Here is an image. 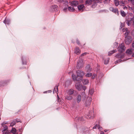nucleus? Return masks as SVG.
<instances>
[{"label": "nucleus", "instance_id": "1", "mask_svg": "<svg viewBox=\"0 0 134 134\" xmlns=\"http://www.w3.org/2000/svg\"><path fill=\"white\" fill-rule=\"evenodd\" d=\"M76 72L77 75L76 76L75 74H73L72 75V78L74 81H80L83 79L85 72L80 70H78Z\"/></svg>", "mask_w": 134, "mask_h": 134}, {"label": "nucleus", "instance_id": "2", "mask_svg": "<svg viewBox=\"0 0 134 134\" xmlns=\"http://www.w3.org/2000/svg\"><path fill=\"white\" fill-rule=\"evenodd\" d=\"M83 63L82 59H80L77 62L76 67L77 69L82 68L83 65Z\"/></svg>", "mask_w": 134, "mask_h": 134}, {"label": "nucleus", "instance_id": "3", "mask_svg": "<svg viewBox=\"0 0 134 134\" xmlns=\"http://www.w3.org/2000/svg\"><path fill=\"white\" fill-rule=\"evenodd\" d=\"M118 50L120 53L124 52L125 49V47L124 43H122L120 44L118 48Z\"/></svg>", "mask_w": 134, "mask_h": 134}, {"label": "nucleus", "instance_id": "4", "mask_svg": "<svg viewBox=\"0 0 134 134\" xmlns=\"http://www.w3.org/2000/svg\"><path fill=\"white\" fill-rule=\"evenodd\" d=\"M125 43L126 44H129L132 41V40L131 37L130 36H128L126 37H125Z\"/></svg>", "mask_w": 134, "mask_h": 134}, {"label": "nucleus", "instance_id": "5", "mask_svg": "<svg viewBox=\"0 0 134 134\" xmlns=\"http://www.w3.org/2000/svg\"><path fill=\"white\" fill-rule=\"evenodd\" d=\"M92 100V98L91 97H88L86 101L85 105L86 106H89L91 104V102Z\"/></svg>", "mask_w": 134, "mask_h": 134}, {"label": "nucleus", "instance_id": "6", "mask_svg": "<svg viewBox=\"0 0 134 134\" xmlns=\"http://www.w3.org/2000/svg\"><path fill=\"white\" fill-rule=\"evenodd\" d=\"M94 116V114L93 111H91L90 112L89 114L88 115V117H87L88 119H93Z\"/></svg>", "mask_w": 134, "mask_h": 134}, {"label": "nucleus", "instance_id": "7", "mask_svg": "<svg viewBox=\"0 0 134 134\" xmlns=\"http://www.w3.org/2000/svg\"><path fill=\"white\" fill-rule=\"evenodd\" d=\"M109 10L115 14L117 13L118 15V11L117 8H114L113 7H110L109 8Z\"/></svg>", "mask_w": 134, "mask_h": 134}, {"label": "nucleus", "instance_id": "8", "mask_svg": "<svg viewBox=\"0 0 134 134\" xmlns=\"http://www.w3.org/2000/svg\"><path fill=\"white\" fill-rule=\"evenodd\" d=\"M75 87L78 90L80 91L82 89V85L80 84L79 83H77L75 85Z\"/></svg>", "mask_w": 134, "mask_h": 134}, {"label": "nucleus", "instance_id": "9", "mask_svg": "<svg viewBox=\"0 0 134 134\" xmlns=\"http://www.w3.org/2000/svg\"><path fill=\"white\" fill-rule=\"evenodd\" d=\"M59 84L58 83L57 85L56 86L53 90V93H56L58 94V86H59Z\"/></svg>", "mask_w": 134, "mask_h": 134}, {"label": "nucleus", "instance_id": "10", "mask_svg": "<svg viewBox=\"0 0 134 134\" xmlns=\"http://www.w3.org/2000/svg\"><path fill=\"white\" fill-rule=\"evenodd\" d=\"M84 7V5L83 4H80L78 5L77 7L78 10L79 11L82 10V11Z\"/></svg>", "mask_w": 134, "mask_h": 134}, {"label": "nucleus", "instance_id": "11", "mask_svg": "<svg viewBox=\"0 0 134 134\" xmlns=\"http://www.w3.org/2000/svg\"><path fill=\"white\" fill-rule=\"evenodd\" d=\"M71 4L72 5L75 6H76L79 4V2L78 1H73L71 2Z\"/></svg>", "mask_w": 134, "mask_h": 134}, {"label": "nucleus", "instance_id": "12", "mask_svg": "<svg viewBox=\"0 0 134 134\" xmlns=\"http://www.w3.org/2000/svg\"><path fill=\"white\" fill-rule=\"evenodd\" d=\"M81 96L79 94L77 96L76 99V100L78 103H79L81 101Z\"/></svg>", "mask_w": 134, "mask_h": 134}, {"label": "nucleus", "instance_id": "13", "mask_svg": "<svg viewBox=\"0 0 134 134\" xmlns=\"http://www.w3.org/2000/svg\"><path fill=\"white\" fill-rule=\"evenodd\" d=\"M75 53L77 55H78L81 53V51L79 47H77L76 48Z\"/></svg>", "mask_w": 134, "mask_h": 134}, {"label": "nucleus", "instance_id": "14", "mask_svg": "<svg viewBox=\"0 0 134 134\" xmlns=\"http://www.w3.org/2000/svg\"><path fill=\"white\" fill-rule=\"evenodd\" d=\"M92 2V0H86L85 2V4L89 5L91 4Z\"/></svg>", "mask_w": 134, "mask_h": 134}, {"label": "nucleus", "instance_id": "15", "mask_svg": "<svg viewBox=\"0 0 134 134\" xmlns=\"http://www.w3.org/2000/svg\"><path fill=\"white\" fill-rule=\"evenodd\" d=\"M86 70L88 71H91L92 70V69L91 68L90 65H87L86 67Z\"/></svg>", "mask_w": 134, "mask_h": 134}, {"label": "nucleus", "instance_id": "16", "mask_svg": "<svg viewBox=\"0 0 134 134\" xmlns=\"http://www.w3.org/2000/svg\"><path fill=\"white\" fill-rule=\"evenodd\" d=\"M116 52L117 50L116 49L110 51L108 52V55L109 56L111 55L112 54Z\"/></svg>", "mask_w": 134, "mask_h": 134}, {"label": "nucleus", "instance_id": "17", "mask_svg": "<svg viewBox=\"0 0 134 134\" xmlns=\"http://www.w3.org/2000/svg\"><path fill=\"white\" fill-rule=\"evenodd\" d=\"M68 9L69 11L70 12H74L75 11V9L73 7H68Z\"/></svg>", "mask_w": 134, "mask_h": 134}, {"label": "nucleus", "instance_id": "18", "mask_svg": "<svg viewBox=\"0 0 134 134\" xmlns=\"http://www.w3.org/2000/svg\"><path fill=\"white\" fill-rule=\"evenodd\" d=\"M74 90L73 89H70L69 90L68 92V93L69 95L72 94L74 93Z\"/></svg>", "mask_w": 134, "mask_h": 134}, {"label": "nucleus", "instance_id": "19", "mask_svg": "<svg viewBox=\"0 0 134 134\" xmlns=\"http://www.w3.org/2000/svg\"><path fill=\"white\" fill-rule=\"evenodd\" d=\"M3 23L6 25H9L10 23V21L9 20L5 19Z\"/></svg>", "mask_w": 134, "mask_h": 134}, {"label": "nucleus", "instance_id": "20", "mask_svg": "<svg viewBox=\"0 0 134 134\" xmlns=\"http://www.w3.org/2000/svg\"><path fill=\"white\" fill-rule=\"evenodd\" d=\"M82 82L83 84L86 85L88 83V81L87 79H83L82 80Z\"/></svg>", "mask_w": 134, "mask_h": 134}, {"label": "nucleus", "instance_id": "21", "mask_svg": "<svg viewBox=\"0 0 134 134\" xmlns=\"http://www.w3.org/2000/svg\"><path fill=\"white\" fill-rule=\"evenodd\" d=\"M3 130H2V132H3L6 131L8 129V127L6 125H4L3 126Z\"/></svg>", "mask_w": 134, "mask_h": 134}, {"label": "nucleus", "instance_id": "22", "mask_svg": "<svg viewBox=\"0 0 134 134\" xmlns=\"http://www.w3.org/2000/svg\"><path fill=\"white\" fill-rule=\"evenodd\" d=\"M16 130L15 128H12L11 132L13 134H15L16 132Z\"/></svg>", "mask_w": 134, "mask_h": 134}, {"label": "nucleus", "instance_id": "23", "mask_svg": "<svg viewBox=\"0 0 134 134\" xmlns=\"http://www.w3.org/2000/svg\"><path fill=\"white\" fill-rule=\"evenodd\" d=\"M126 53L129 55L131 54L132 53V51L131 49H128L126 51Z\"/></svg>", "mask_w": 134, "mask_h": 134}, {"label": "nucleus", "instance_id": "24", "mask_svg": "<svg viewBox=\"0 0 134 134\" xmlns=\"http://www.w3.org/2000/svg\"><path fill=\"white\" fill-rule=\"evenodd\" d=\"M66 98L68 100H71L72 98V97L71 96H67L66 97Z\"/></svg>", "mask_w": 134, "mask_h": 134}, {"label": "nucleus", "instance_id": "25", "mask_svg": "<svg viewBox=\"0 0 134 134\" xmlns=\"http://www.w3.org/2000/svg\"><path fill=\"white\" fill-rule=\"evenodd\" d=\"M114 3L116 6H118L119 4V2L118 0H115Z\"/></svg>", "mask_w": 134, "mask_h": 134}, {"label": "nucleus", "instance_id": "26", "mask_svg": "<svg viewBox=\"0 0 134 134\" xmlns=\"http://www.w3.org/2000/svg\"><path fill=\"white\" fill-rule=\"evenodd\" d=\"M121 14L122 15V16L123 17H125L126 16V13H125L122 10H121Z\"/></svg>", "mask_w": 134, "mask_h": 134}, {"label": "nucleus", "instance_id": "27", "mask_svg": "<svg viewBox=\"0 0 134 134\" xmlns=\"http://www.w3.org/2000/svg\"><path fill=\"white\" fill-rule=\"evenodd\" d=\"M127 23L128 26H129L130 24L132 23V19L131 18L130 20H129L127 21Z\"/></svg>", "mask_w": 134, "mask_h": 134}, {"label": "nucleus", "instance_id": "28", "mask_svg": "<svg viewBox=\"0 0 134 134\" xmlns=\"http://www.w3.org/2000/svg\"><path fill=\"white\" fill-rule=\"evenodd\" d=\"M94 92V89H90L89 91V93L91 95H92Z\"/></svg>", "mask_w": 134, "mask_h": 134}, {"label": "nucleus", "instance_id": "29", "mask_svg": "<svg viewBox=\"0 0 134 134\" xmlns=\"http://www.w3.org/2000/svg\"><path fill=\"white\" fill-rule=\"evenodd\" d=\"M16 121L15 120H13L10 124V126H13L16 124Z\"/></svg>", "mask_w": 134, "mask_h": 134}, {"label": "nucleus", "instance_id": "30", "mask_svg": "<svg viewBox=\"0 0 134 134\" xmlns=\"http://www.w3.org/2000/svg\"><path fill=\"white\" fill-rule=\"evenodd\" d=\"M109 58H107L105 60L104 62V64H108L109 62Z\"/></svg>", "mask_w": 134, "mask_h": 134}, {"label": "nucleus", "instance_id": "31", "mask_svg": "<svg viewBox=\"0 0 134 134\" xmlns=\"http://www.w3.org/2000/svg\"><path fill=\"white\" fill-rule=\"evenodd\" d=\"M61 2L63 3V4L66 5L68 4V2L66 0H62Z\"/></svg>", "mask_w": 134, "mask_h": 134}, {"label": "nucleus", "instance_id": "32", "mask_svg": "<svg viewBox=\"0 0 134 134\" xmlns=\"http://www.w3.org/2000/svg\"><path fill=\"white\" fill-rule=\"evenodd\" d=\"M92 75V74L91 73H88L85 75V76L87 77H89Z\"/></svg>", "mask_w": 134, "mask_h": 134}, {"label": "nucleus", "instance_id": "33", "mask_svg": "<svg viewBox=\"0 0 134 134\" xmlns=\"http://www.w3.org/2000/svg\"><path fill=\"white\" fill-rule=\"evenodd\" d=\"M23 62V63L24 64H26V61H24L23 57H22L21 58Z\"/></svg>", "mask_w": 134, "mask_h": 134}, {"label": "nucleus", "instance_id": "34", "mask_svg": "<svg viewBox=\"0 0 134 134\" xmlns=\"http://www.w3.org/2000/svg\"><path fill=\"white\" fill-rule=\"evenodd\" d=\"M75 120L76 121H80V117L78 116H77L75 118Z\"/></svg>", "mask_w": 134, "mask_h": 134}, {"label": "nucleus", "instance_id": "35", "mask_svg": "<svg viewBox=\"0 0 134 134\" xmlns=\"http://www.w3.org/2000/svg\"><path fill=\"white\" fill-rule=\"evenodd\" d=\"M16 122H21V121L20 120L18 119H16L15 121Z\"/></svg>", "mask_w": 134, "mask_h": 134}, {"label": "nucleus", "instance_id": "36", "mask_svg": "<svg viewBox=\"0 0 134 134\" xmlns=\"http://www.w3.org/2000/svg\"><path fill=\"white\" fill-rule=\"evenodd\" d=\"M120 59H122L124 57V54H120Z\"/></svg>", "mask_w": 134, "mask_h": 134}, {"label": "nucleus", "instance_id": "37", "mask_svg": "<svg viewBox=\"0 0 134 134\" xmlns=\"http://www.w3.org/2000/svg\"><path fill=\"white\" fill-rule=\"evenodd\" d=\"M115 57L118 59H120V54H118Z\"/></svg>", "mask_w": 134, "mask_h": 134}, {"label": "nucleus", "instance_id": "38", "mask_svg": "<svg viewBox=\"0 0 134 134\" xmlns=\"http://www.w3.org/2000/svg\"><path fill=\"white\" fill-rule=\"evenodd\" d=\"M121 59H120L116 61L115 62V64H116V63H119L121 62Z\"/></svg>", "mask_w": 134, "mask_h": 134}, {"label": "nucleus", "instance_id": "39", "mask_svg": "<svg viewBox=\"0 0 134 134\" xmlns=\"http://www.w3.org/2000/svg\"><path fill=\"white\" fill-rule=\"evenodd\" d=\"M96 76L97 75L96 74H94L92 76V79H94L95 77H96Z\"/></svg>", "mask_w": 134, "mask_h": 134}, {"label": "nucleus", "instance_id": "40", "mask_svg": "<svg viewBox=\"0 0 134 134\" xmlns=\"http://www.w3.org/2000/svg\"><path fill=\"white\" fill-rule=\"evenodd\" d=\"M87 54H88L87 53H84L81 54V56H83L84 55H86Z\"/></svg>", "mask_w": 134, "mask_h": 134}, {"label": "nucleus", "instance_id": "41", "mask_svg": "<svg viewBox=\"0 0 134 134\" xmlns=\"http://www.w3.org/2000/svg\"><path fill=\"white\" fill-rule=\"evenodd\" d=\"M130 1L131 3L133 5H134V0H129Z\"/></svg>", "mask_w": 134, "mask_h": 134}, {"label": "nucleus", "instance_id": "42", "mask_svg": "<svg viewBox=\"0 0 134 134\" xmlns=\"http://www.w3.org/2000/svg\"><path fill=\"white\" fill-rule=\"evenodd\" d=\"M84 120L83 118L82 117H80V121H82Z\"/></svg>", "mask_w": 134, "mask_h": 134}, {"label": "nucleus", "instance_id": "43", "mask_svg": "<svg viewBox=\"0 0 134 134\" xmlns=\"http://www.w3.org/2000/svg\"><path fill=\"white\" fill-rule=\"evenodd\" d=\"M128 34H129V33L128 32H125V37H126L127 36H128L127 35H128Z\"/></svg>", "mask_w": 134, "mask_h": 134}, {"label": "nucleus", "instance_id": "44", "mask_svg": "<svg viewBox=\"0 0 134 134\" xmlns=\"http://www.w3.org/2000/svg\"><path fill=\"white\" fill-rule=\"evenodd\" d=\"M52 7L53 8H56L57 7V5H54L52 6Z\"/></svg>", "mask_w": 134, "mask_h": 134}, {"label": "nucleus", "instance_id": "45", "mask_svg": "<svg viewBox=\"0 0 134 134\" xmlns=\"http://www.w3.org/2000/svg\"><path fill=\"white\" fill-rule=\"evenodd\" d=\"M76 42L77 44H80V42L78 40V39H77L76 40Z\"/></svg>", "mask_w": 134, "mask_h": 134}, {"label": "nucleus", "instance_id": "46", "mask_svg": "<svg viewBox=\"0 0 134 134\" xmlns=\"http://www.w3.org/2000/svg\"><path fill=\"white\" fill-rule=\"evenodd\" d=\"M97 127L98 128V129L100 130V126L99 125H97Z\"/></svg>", "mask_w": 134, "mask_h": 134}, {"label": "nucleus", "instance_id": "47", "mask_svg": "<svg viewBox=\"0 0 134 134\" xmlns=\"http://www.w3.org/2000/svg\"><path fill=\"white\" fill-rule=\"evenodd\" d=\"M82 88L83 89L84 91H85V90L86 89V87L85 86H82Z\"/></svg>", "mask_w": 134, "mask_h": 134}, {"label": "nucleus", "instance_id": "48", "mask_svg": "<svg viewBox=\"0 0 134 134\" xmlns=\"http://www.w3.org/2000/svg\"><path fill=\"white\" fill-rule=\"evenodd\" d=\"M132 25L133 27H134V20H132Z\"/></svg>", "mask_w": 134, "mask_h": 134}, {"label": "nucleus", "instance_id": "49", "mask_svg": "<svg viewBox=\"0 0 134 134\" xmlns=\"http://www.w3.org/2000/svg\"><path fill=\"white\" fill-rule=\"evenodd\" d=\"M123 25V24L122 23H121V25H120V28L121 29H122V28Z\"/></svg>", "mask_w": 134, "mask_h": 134}, {"label": "nucleus", "instance_id": "50", "mask_svg": "<svg viewBox=\"0 0 134 134\" xmlns=\"http://www.w3.org/2000/svg\"><path fill=\"white\" fill-rule=\"evenodd\" d=\"M97 127V125H95L93 128V129H96V127Z\"/></svg>", "mask_w": 134, "mask_h": 134}, {"label": "nucleus", "instance_id": "51", "mask_svg": "<svg viewBox=\"0 0 134 134\" xmlns=\"http://www.w3.org/2000/svg\"><path fill=\"white\" fill-rule=\"evenodd\" d=\"M3 134H9V133L7 132H3Z\"/></svg>", "mask_w": 134, "mask_h": 134}, {"label": "nucleus", "instance_id": "52", "mask_svg": "<svg viewBox=\"0 0 134 134\" xmlns=\"http://www.w3.org/2000/svg\"><path fill=\"white\" fill-rule=\"evenodd\" d=\"M132 46L133 48H134V41L133 42Z\"/></svg>", "mask_w": 134, "mask_h": 134}, {"label": "nucleus", "instance_id": "53", "mask_svg": "<svg viewBox=\"0 0 134 134\" xmlns=\"http://www.w3.org/2000/svg\"><path fill=\"white\" fill-rule=\"evenodd\" d=\"M100 134H104V133L103 131H101Z\"/></svg>", "mask_w": 134, "mask_h": 134}, {"label": "nucleus", "instance_id": "54", "mask_svg": "<svg viewBox=\"0 0 134 134\" xmlns=\"http://www.w3.org/2000/svg\"><path fill=\"white\" fill-rule=\"evenodd\" d=\"M58 2H61L62 0H57Z\"/></svg>", "mask_w": 134, "mask_h": 134}, {"label": "nucleus", "instance_id": "55", "mask_svg": "<svg viewBox=\"0 0 134 134\" xmlns=\"http://www.w3.org/2000/svg\"><path fill=\"white\" fill-rule=\"evenodd\" d=\"M48 92H52V91L51 90H49L48 91Z\"/></svg>", "mask_w": 134, "mask_h": 134}, {"label": "nucleus", "instance_id": "56", "mask_svg": "<svg viewBox=\"0 0 134 134\" xmlns=\"http://www.w3.org/2000/svg\"><path fill=\"white\" fill-rule=\"evenodd\" d=\"M104 131H105V132H106L107 131V130H104Z\"/></svg>", "mask_w": 134, "mask_h": 134}, {"label": "nucleus", "instance_id": "57", "mask_svg": "<svg viewBox=\"0 0 134 134\" xmlns=\"http://www.w3.org/2000/svg\"><path fill=\"white\" fill-rule=\"evenodd\" d=\"M127 8V7H125L124 8V9H125V8Z\"/></svg>", "mask_w": 134, "mask_h": 134}, {"label": "nucleus", "instance_id": "58", "mask_svg": "<svg viewBox=\"0 0 134 134\" xmlns=\"http://www.w3.org/2000/svg\"><path fill=\"white\" fill-rule=\"evenodd\" d=\"M67 9V8H66V9H65V8H64V10L65 11V10H66Z\"/></svg>", "mask_w": 134, "mask_h": 134}, {"label": "nucleus", "instance_id": "59", "mask_svg": "<svg viewBox=\"0 0 134 134\" xmlns=\"http://www.w3.org/2000/svg\"><path fill=\"white\" fill-rule=\"evenodd\" d=\"M6 124L4 122H3L2 124V125H3V124Z\"/></svg>", "mask_w": 134, "mask_h": 134}, {"label": "nucleus", "instance_id": "60", "mask_svg": "<svg viewBox=\"0 0 134 134\" xmlns=\"http://www.w3.org/2000/svg\"><path fill=\"white\" fill-rule=\"evenodd\" d=\"M57 97L58 98V99L59 98V96H58V95H57Z\"/></svg>", "mask_w": 134, "mask_h": 134}, {"label": "nucleus", "instance_id": "61", "mask_svg": "<svg viewBox=\"0 0 134 134\" xmlns=\"http://www.w3.org/2000/svg\"><path fill=\"white\" fill-rule=\"evenodd\" d=\"M97 0V1H102V0Z\"/></svg>", "mask_w": 134, "mask_h": 134}, {"label": "nucleus", "instance_id": "62", "mask_svg": "<svg viewBox=\"0 0 134 134\" xmlns=\"http://www.w3.org/2000/svg\"><path fill=\"white\" fill-rule=\"evenodd\" d=\"M122 4H124L125 3H122Z\"/></svg>", "mask_w": 134, "mask_h": 134}, {"label": "nucleus", "instance_id": "63", "mask_svg": "<svg viewBox=\"0 0 134 134\" xmlns=\"http://www.w3.org/2000/svg\"><path fill=\"white\" fill-rule=\"evenodd\" d=\"M46 92H44V93H46Z\"/></svg>", "mask_w": 134, "mask_h": 134}, {"label": "nucleus", "instance_id": "64", "mask_svg": "<svg viewBox=\"0 0 134 134\" xmlns=\"http://www.w3.org/2000/svg\"><path fill=\"white\" fill-rule=\"evenodd\" d=\"M83 93H84V94H85V92H83Z\"/></svg>", "mask_w": 134, "mask_h": 134}]
</instances>
